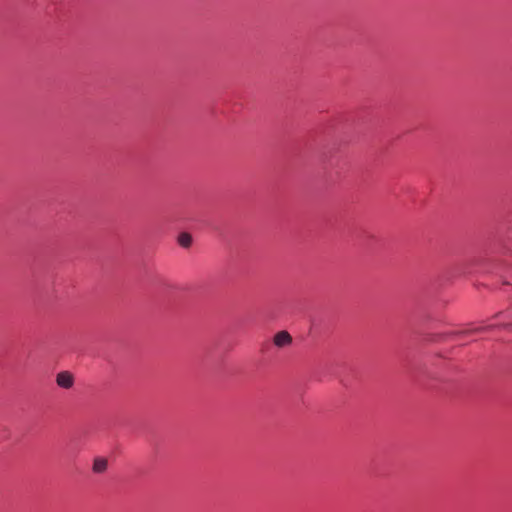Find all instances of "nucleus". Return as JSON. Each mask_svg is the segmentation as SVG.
Returning <instances> with one entry per match:
<instances>
[{"label":"nucleus","instance_id":"f257e3e1","mask_svg":"<svg viewBox=\"0 0 512 512\" xmlns=\"http://www.w3.org/2000/svg\"><path fill=\"white\" fill-rule=\"evenodd\" d=\"M56 383L61 388L70 389L74 385V377L69 371H61L56 375Z\"/></svg>","mask_w":512,"mask_h":512},{"label":"nucleus","instance_id":"f03ea898","mask_svg":"<svg viewBox=\"0 0 512 512\" xmlns=\"http://www.w3.org/2000/svg\"><path fill=\"white\" fill-rule=\"evenodd\" d=\"M273 343L279 348L289 346L292 343V337L287 331H280L275 334Z\"/></svg>","mask_w":512,"mask_h":512},{"label":"nucleus","instance_id":"7ed1b4c3","mask_svg":"<svg viewBox=\"0 0 512 512\" xmlns=\"http://www.w3.org/2000/svg\"><path fill=\"white\" fill-rule=\"evenodd\" d=\"M108 462L105 458H96L93 462V471L95 473H103L106 471Z\"/></svg>","mask_w":512,"mask_h":512},{"label":"nucleus","instance_id":"20e7f679","mask_svg":"<svg viewBox=\"0 0 512 512\" xmlns=\"http://www.w3.org/2000/svg\"><path fill=\"white\" fill-rule=\"evenodd\" d=\"M178 243L184 248L190 247L192 244L191 235L186 232L181 233L178 237Z\"/></svg>","mask_w":512,"mask_h":512},{"label":"nucleus","instance_id":"39448f33","mask_svg":"<svg viewBox=\"0 0 512 512\" xmlns=\"http://www.w3.org/2000/svg\"><path fill=\"white\" fill-rule=\"evenodd\" d=\"M483 329H484L483 327H478L476 330L480 331V330H483Z\"/></svg>","mask_w":512,"mask_h":512}]
</instances>
